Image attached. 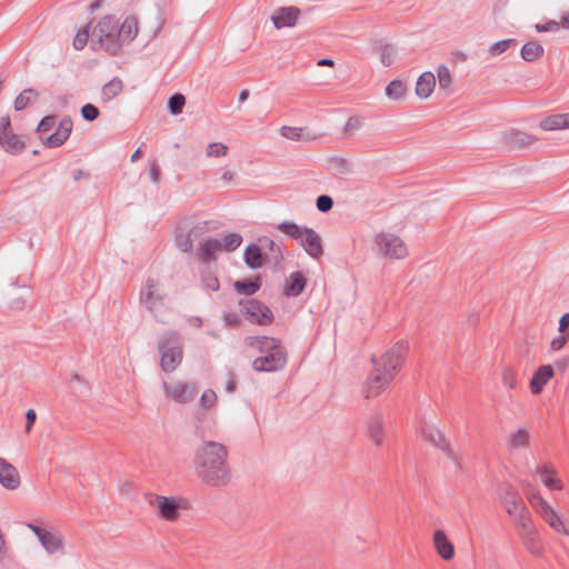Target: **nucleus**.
Segmentation results:
<instances>
[{
  "label": "nucleus",
  "instance_id": "1",
  "mask_svg": "<svg viewBox=\"0 0 569 569\" xmlns=\"http://www.w3.org/2000/svg\"><path fill=\"white\" fill-rule=\"evenodd\" d=\"M193 468L198 479L209 487H223L232 477L228 463V449L216 441H204L197 447Z\"/></svg>",
  "mask_w": 569,
  "mask_h": 569
},
{
  "label": "nucleus",
  "instance_id": "2",
  "mask_svg": "<svg viewBox=\"0 0 569 569\" xmlns=\"http://www.w3.org/2000/svg\"><path fill=\"white\" fill-rule=\"evenodd\" d=\"M408 350V342L400 340L379 359L375 357L371 359L373 369L362 386V393L366 399L378 397L390 386L396 373L400 370Z\"/></svg>",
  "mask_w": 569,
  "mask_h": 569
},
{
  "label": "nucleus",
  "instance_id": "3",
  "mask_svg": "<svg viewBox=\"0 0 569 569\" xmlns=\"http://www.w3.org/2000/svg\"><path fill=\"white\" fill-rule=\"evenodd\" d=\"M244 345L261 353L252 362L254 371L274 372L286 367L287 352L280 340L266 336H249L244 338Z\"/></svg>",
  "mask_w": 569,
  "mask_h": 569
},
{
  "label": "nucleus",
  "instance_id": "4",
  "mask_svg": "<svg viewBox=\"0 0 569 569\" xmlns=\"http://www.w3.org/2000/svg\"><path fill=\"white\" fill-rule=\"evenodd\" d=\"M90 46L102 49L112 56L120 53L118 21L111 16L102 17L92 28Z\"/></svg>",
  "mask_w": 569,
  "mask_h": 569
},
{
  "label": "nucleus",
  "instance_id": "5",
  "mask_svg": "<svg viewBox=\"0 0 569 569\" xmlns=\"http://www.w3.org/2000/svg\"><path fill=\"white\" fill-rule=\"evenodd\" d=\"M158 350L161 355V369L164 372H172L182 361V347L179 333L167 331L161 335L158 340Z\"/></svg>",
  "mask_w": 569,
  "mask_h": 569
},
{
  "label": "nucleus",
  "instance_id": "6",
  "mask_svg": "<svg viewBox=\"0 0 569 569\" xmlns=\"http://www.w3.org/2000/svg\"><path fill=\"white\" fill-rule=\"evenodd\" d=\"M140 303L159 322H164L162 311L166 309V292L159 280L148 278L140 290Z\"/></svg>",
  "mask_w": 569,
  "mask_h": 569
},
{
  "label": "nucleus",
  "instance_id": "7",
  "mask_svg": "<svg viewBox=\"0 0 569 569\" xmlns=\"http://www.w3.org/2000/svg\"><path fill=\"white\" fill-rule=\"evenodd\" d=\"M372 250L378 256L399 260L408 256V248L406 242L392 232L381 231L373 237Z\"/></svg>",
  "mask_w": 569,
  "mask_h": 569
},
{
  "label": "nucleus",
  "instance_id": "8",
  "mask_svg": "<svg viewBox=\"0 0 569 569\" xmlns=\"http://www.w3.org/2000/svg\"><path fill=\"white\" fill-rule=\"evenodd\" d=\"M27 527L34 533L49 556L66 553V542L61 532L49 530L34 523H27Z\"/></svg>",
  "mask_w": 569,
  "mask_h": 569
},
{
  "label": "nucleus",
  "instance_id": "9",
  "mask_svg": "<svg viewBox=\"0 0 569 569\" xmlns=\"http://www.w3.org/2000/svg\"><path fill=\"white\" fill-rule=\"evenodd\" d=\"M240 305L242 306V312L250 322L266 326L273 321V313L264 303L251 299L246 302L241 300Z\"/></svg>",
  "mask_w": 569,
  "mask_h": 569
},
{
  "label": "nucleus",
  "instance_id": "10",
  "mask_svg": "<svg viewBox=\"0 0 569 569\" xmlns=\"http://www.w3.org/2000/svg\"><path fill=\"white\" fill-rule=\"evenodd\" d=\"M148 502L156 508L158 516L166 521H177L180 515V505L174 498L160 495H150Z\"/></svg>",
  "mask_w": 569,
  "mask_h": 569
},
{
  "label": "nucleus",
  "instance_id": "11",
  "mask_svg": "<svg viewBox=\"0 0 569 569\" xmlns=\"http://www.w3.org/2000/svg\"><path fill=\"white\" fill-rule=\"evenodd\" d=\"M0 146L12 154L22 152L26 147L20 136L13 133L9 116L0 118Z\"/></svg>",
  "mask_w": 569,
  "mask_h": 569
},
{
  "label": "nucleus",
  "instance_id": "12",
  "mask_svg": "<svg viewBox=\"0 0 569 569\" xmlns=\"http://www.w3.org/2000/svg\"><path fill=\"white\" fill-rule=\"evenodd\" d=\"M537 140L535 136L518 129H509L500 133L501 143L509 149H526Z\"/></svg>",
  "mask_w": 569,
  "mask_h": 569
},
{
  "label": "nucleus",
  "instance_id": "13",
  "mask_svg": "<svg viewBox=\"0 0 569 569\" xmlns=\"http://www.w3.org/2000/svg\"><path fill=\"white\" fill-rule=\"evenodd\" d=\"M499 497L510 517L515 513H519V511H522L523 508L527 507L519 493L510 485L500 487Z\"/></svg>",
  "mask_w": 569,
  "mask_h": 569
},
{
  "label": "nucleus",
  "instance_id": "14",
  "mask_svg": "<svg viewBox=\"0 0 569 569\" xmlns=\"http://www.w3.org/2000/svg\"><path fill=\"white\" fill-rule=\"evenodd\" d=\"M164 390L177 402H189L197 393L196 385L191 382H178L173 386L164 383Z\"/></svg>",
  "mask_w": 569,
  "mask_h": 569
},
{
  "label": "nucleus",
  "instance_id": "15",
  "mask_svg": "<svg viewBox=\"0 0 569 569\" xmlns=\"http://www.w3.org/2000/svg\"><path fill=\"white\" fill-rule=\"evenodd\" d=\"M207 222L198 223L192 229H184L182 227L176 230V244L183 252H191L193 248L194 238L198 237L199 232L204 229Z\"/></svg>",
  "mask_w": 569,
  "mask_h": 569
},
{
  "label": "nucleus",
  "instance_id": "16",
  "mask_svg": "<svg viewBox=\"0 0 569 569\" xmlns=\"http://www.w3.org/2000/svg\"><path fill=\"white\" fill-rule=\"evenodd\" d=\"M300 14V10L296 7H283L277 10V12L271 17L272 23L274 28L281 29L284 27H293L296 26L298 18Z\"/></svg>",
  "mask_w": 569,
  "mask_h": 569
},
{
  "label": "nucleus",
  "instance_id": "17",
  "mask_svg": "<svg viewBox=\"0 0 569 569\" xmlns=\"http://www.w3.org/2000/svg\"><path fill=\"white\" fill-rule=\"evenodd\" d=\"M0 483L10 490L20 486V476L17 468L0 457Z\"/></svg>",
  "mask_w": 569,
  "mask_h": 569
},
{
  "label": "nucleus",
  "instance_id": "18",
  "mask_svg": "<svg viewBox=\"0 0 569 569\" xmlns=\"http://www.w3.org/2000/svg\"><path fill=\"white\" fill-rule=\"evenodd\" d=\"M367 437L376 445L381 446L385 439V418L376 412L367 422Z\"/></svg>",
  "mask_w": 569,
  "mask_h": 569
},
{
  "label": "nucleus",
  "instance_id": "19",
  "mask_svg": "<svg viewBox=\"0 0 569 569\" xmlns=\"http://www.w3.org/2000/svg\"><path fill=\"white\" fill-rule=\"evenodd\" d=\"M433 547L437 553L446 561L455 557V547L443 530H436L432 537Z\"/></svg>",
  "mask_w": 569,
  "mask_h": 569
},
{
  "label": "nucleus",
  "instance_id": "20",
  "mask_svg": "<svg viewBox=\"0 0 569 569\" xmlns=\"http://www.w3.org/2000/svg\"><path fill=\"white\" fill-rule=\"evenodd\" d=\"M536 473L540 478L541 482L550 490H561L563 485L560 479L557 478V469L551 463H545L536 469Z\"/></svg>",
  "mask_w": 569,
  "mask_h": 569
},
{
  "label": "nucleus",
  "instance_id": "21",
  "mask_svg": "<svg viewBox=\"0 0 569 569\" xmlns=\"http://www.w3.org/2000/svg\"><path fill=\"white\" fill-rule=\"evenodd\" d=\"M138 34V22L133 17L124 19L122 24L118 26V41L120 44V52L123 46L129 44Z\"/></svg>",
  "mask_w": 569,
  "mask_h": 569
},
{
  "label": "nucleus",
  "instance_id": "22",
  "mask_svg": "<svg viewBox=\"0 0 569 569\" xmlns=\"http://www.w3.org/2000/svg\"><path fill=\"white\" fill-rule=\"evenodd\" d=\"M301 244L309 256L318 258L322 254V244L319 234L313 230L307 228L300 238Z\"/></svg>",
  "mask_w": 569,
  "mask_h": 569
},
{
  "label": "nucleus",
  "instance_id": "23",
  "mask_svg": "<svg viewBox=\"0 0 569 569\" xmlns=\"http://www.w3.org/2000/svg\"><path fill=\"white\" fill-rule=\"evenodd\" d=\"M219 252H222V241L219 238H209L200 243L197 254L202 261H212Z\"/></svg>",
  "mask_w": 569,
  "mask_h": 569
},
{
  "label": "nucleus",
  "instance_id": "24",
  "mask_svg": "<svg viewBox=\"0 0 569 569\" xmlns=\"http://www.w3.org/2000/svg\"><path fill=\"white\" fill-rule=\"evenodd\" d=\"M422 435L427 441L433 447L438 448L442 452L450 447L448 439L445 433L436 426L425 425L422 428Z\"/></svg>",
  "mask_w": 569,
  "mask_h": 569
},
{
  "label": "nucleus",
  "instance_id": "25",
  "mask_svg": "<svg viewBox=\"0 0 569 569\" xmlns=\"http://www.w3.org/2000/svg\"><path fill=\"white\" fill-rule=\"evenodd\" d=\"M553 377V369L549 365L538 368L530 380V389L532 393L538 395L542 391L547 382Z\"/></svg>",
  "mask_w": 569,
  "mask_h": 569
},
{
  "label": "nucleus",
  "instance_id": "26",
  "mask_svg": "<svg viewBox=\"0 0 569 569\" xmlns=\"http://www.w3.org/2000/svg\"><path fill=\"white\" fill-rule=\"evenodd\" d=\"M436 87V76L426 71L420 74L416 83V94L420 99H427L431 96Z\"/></svg>",
  "mask_w": 569,
  "mask_h": 569
},
{
  "label": "nucleus",
  "instance_id": "27",
  "mask_svg": "<svg viewBox=\"0 0 569 569\" xmlns=\"http://www.w3.org/2000/svg\"><path fill=\"white\" fill-rule=\"evenodd\" d=\"M280 134L291 141H310L316 138L307 128L282 126Z\"/></svg>",
  "mask_w": 569,
  "mask_h": 569
},
{
  "label": "nucleus",
  "instance_id": "28",
  "mask_svg": "<svg viewBox=\"0 0 569 569\" xmlns=\"http://www.w3.org/2000/svg\"><path fill=\"white\" fill-rule=\"evenodd\" d=\"M307 279L300 271L291 273L289 282L284 287V295L287 297H297L306 288Z\"/></svg>",
  "mask_w": 569,
  "mask_h": 569
},
{
  "label": "nucleus",
  "instance_id": "29",
  "mask_svg": "<svg viewBox=\"0 0 569 569\" xmlns=\"http://www.w3.org/2000/svg\"><path fill=\"white\" fill-rule=\"evenodd\" d=\"M244 262L251 269H258L263 263V253L260 246L250 244L244 250Z\"/></svg>",
  "mask_w": 569,
  "mask_h": 569
},
{
  "label": "nucleus",
  "instance_id": "30",
  "mask_svg": "<svg viewBox=\"0 0 569 569\" xmlns=\"http://www.w3.org/2000/svg\"><path fill=\"white\" fill-rule=\"evenodd\" d=\"M375 50L378 52L380 61L385 67H389L395 62L396 49L393 46L383 41H376Z\"/></svg>",
  "mask_w": 569,
  "mask_h": 569
},
{
  "label": "nucleus",
  "instance_id": "31",
  "mask_svg": "<svg viewBox=\"0 0 569 569\" xmlns=\"http://www.w3.org/2000/svg\"><path fill=\"white\" fill-rule=\"evenodd\" d=\"M123 89L122 81L118 78L110 80L101 89V99L104 102L111 101L119 96Z\"/></svg>",
  "mask_w": 569,
  "mask_h": 569
},
{
  "label": "nucleus",
  "instance_id": "32",
  "mask_svg": "<svg viewBox=\"0 0 569 569\" xmlns=\"http://www.w3.org/2000/svg\"><path fill=\"white\" fill-rule=\"evenodd\" d=\"M543 47L537 41H529L521 48V58L532 62L543 54Z\"/></svg>",
  "mask_w": 569,
  "mask_h": 569
},
{
  "label": "nucleus",
  "instance_id": "33",
  "mask_svg": "<svg viewBox=\"0 0 569 569\" xmlns=\"http://www.w3.org/2000/svg\"><path fill=\"white\" fill-rule=\"evenodd\" d=\"M516 526L519 528V532H528L535 530V526L532 523L531 515L529 509L526 507L519 513H515L511 516Z\"/></svg>",
  "mask_w": 569,
  "mask_h": 569
},
{
  "label": "nucleus",
  "instance_id": "34",
  "mask_svg": "<svg viewBox=\"0 0 569 569\" xmlns=\"http://www.w3.org/2000/svg\"><path fill=\"white\" fill-rule=\"evenodd\" d=\"M407 88L401 80H392L386 88V96L395 101H401L406 98Z\"/></svg>",
  "mask_w": 569,
  "mask_h": 569
},
{
  "label": "nucleus",
  "instance_id": "35",
  "mask_svg": "<svg viewBox=\"0 0 569 569\" xmlns=\"http://www.w3.org/2000/svg\"><path fill=\"white\" fill-rule=\"evenodd\" d=\"M520 535V538L525 545V547L527 548V550L529 552H531L532 555H539L540 553V547L538 545V541H539V535H538V531L535 529V530H531V531H528V532H519Z\"/></svg>",
  "mask_w": 569,
  "mask_h": 569
},
{
  "label": "nucleus",
  "instance_id": "36",
  "mask_svg": "<svg viewBox=\"0 0 569 569\" xmlns=\"http://www.w3.org/2000/svg\"><path fill=\"white\" fill-rule=\"evenodd\" d=\"M39 93L32 89H24L14 100L13 107L17 111L23 110L30 103L34 102Z\"/></svg>",
  "mask_w": 569,
  "mask_h": 569
},
{
  "label": "nucleus",
  "instance_id": "37",
  "mask_svg": "<svg viewBox=\"0 0 569 569\" xmlns=\"http://www.w3.org/2000/svg\"><path fill=\"white\" fill-rule=\"evenodd\" d=\"M530 433L527 429H519L509 436V446L512 449L527 448L529 446Z\"/></svg>",
  "mask_w": 569,
  "mask_h": 569
},
{
  "label": "nucleus",
  "instance_id": "38",
  "mask_svg": "<svg viewBox=\"0 0 569 569\" xmlns=\"http://www.w3.org/2000/svg\"><path fill=\"white\" fill-rule=\"evenodd\" d=\"M261 287V281L259 278H254L253 280L248 281H236L234 289L238 293L244 296H251L256 293Z\"/></svg>",
  "mask_w": 569,
  "mask_h": 569
},
{
  "label": "nucleus",
  "instance_id": "39",
  "mask_svg": "<svg viewBox=\"0 0 569 569\" xmlns=\"http://www.w3.org/2000/svg\"><path fill=\"white\" fill-rule=\"evenodd\" d=\"M539 127L542 130H561V129H566L565 120H563V114L562 113H558V114L549 116V117L545 118L540 122Z\"/></svg>",
  "mask_w": 569,
  "mask_h": 569
},
{
  "label": "nucleus",
  "instance_id": "40",
  "mask_svg": "<svg viewBox=\"0 0 569 569\" xmlns=\"http://www.w3.org/2000/svg\"><path fill=\"white\" fill-rule=\"evenodd\" d=\"M278 229L286 233L287 236L293 238V239H297V240H300L301 236L303 234L305 230L307 228H301L299 227L298 224H296L295 222H291V221H282L279 226H278Z\"/></svg>",
  "mask_w": 569,
  "mask_h": 569
},
{
  "label": "nucleus",
  "instance_id": "41",
  "mask_svg": "<svg viewBox=\"0 0 569 569\" xmlns=\"http://www.w3.org/2000/svg\"><path fill=\"white\" fill-rule=\"evenodd\" d=\"M222 251L231 252L240 247L242 237L239 233L230 232L223 236L222 239Z\"/></svg>",
  "mask_w": 569,
  "mask_h": 569
},
{
  "label": "nucleus",
  "instance_id": "42",
  "mask_svg": "<svg viewBox=\"0 0 569 569\" xmlns=\"http://www.w3.org/2000/svg\"><path fill=\"white\" fill-rule=\"evenodd\" d=\"M556 532L562 533L565 536H569V530L565 527L561 518L558 516V513L552 511L550 515H548L543 519Z\"/></svg>",
  "mask_w": 569,
  "mask_h": 569
},
{
  "label": "nucleus",
  "instance_id": "43",
  "mask_svg": "<svg viewBox=\"0 0 569 569\" xmlns=\"http://www.w3.org/2000/svg\"><path fill=\"white\" fill-rule=\"evenodd\" d=\"M228 146L222 142H211L207 146L206 156L208 158L226 157L228 153Z\"/></svg>",
  "mask_w": 569,
  "mask_h": 569
},
{
  "label": "nucleus",
  "instance_id": "44",
  "mask_svg": "<svg viewBox=\"0 0 569 569\" xmlns=\"http://www.w3.org/2000/svg\"><path fill=\"white\" fill-rule=\"evenodd\" d=\"M186 103L184 96L181 93H174L169 98L168 109L171 114H179L182 112L183 106Z\"/></svg>",
  "mask_w": 569,
  "mask_h": 569
},
{
  "label": "nucleus",
  "instance_id": "45",
  "mask_svg": "<svg viewBox=\"0 0 569 569\" xmlns=\"http://www.w3.org/2000/svg\"><path fill=\"white\" fill-rule=\"evenodd\" d=\"M437 77H438V82H439V88L440 89H448L451 84V73H450V70L447 66L445 64H440L438 68H437Z\"/></svg>",
  "mask_w": 569,
  "mask_h": 569
},
{
  "label": "nucleus",
  "instance_id": "46",
  "mask_svg": "<svg viewBox=\"0 0 569 569\" xmlns=\"http://www.w3.org/2000/svg\"><path fill=\"white\" fill-rule=\"evenodd\" d=\"M517 43L516 39H505L495 42L490 48L489 52L492 56H499L507 51L511 46H515Z\"/></svg>",
  "mask_w": 569,
  "mask_h": 569
},
{
  "label": "nucleus",
  "instance_id": "47",
  "mask_svg": "<svg viewBox=\"0 0 569 569\" xmlns=\"http://www.w3.org/2000/svg\"><path fill=\"white\" fill-rule=\"evenodd\" d=\"M89 27H90V23H88L86 27L80 29L78 31V33L76 34V37L73 39V48L76 50H82L86 47V44L89 40Z\"/></svg>",
  "mask_w": 569,
  "mask_h": 569
},
{
  "label": "nucleus",
  "instance_id": "48",
  "mask_svg": "<svg viewBox=\"0 0 569 569\" xmlns=\"http://www.w3.org/2000/svg\"><path fill=\"white\" fill-rule=\"evenodd\" d=\"M501 376H502V382H503L505 387H507L509 389H515L517 387V375L512 368H510V367L503 368Z\"/></svg>",
  "mask_w": 569,
  "mask_h": 569
},
{
  "label": "nucleus",
  "instance_id": "49",
  "mask_svg": "<svg viewBox=\"0 0 569 569\" xmlns=\"http://www.w3.org/2000/svg\"><path fill=\"white\" fill-rule=\"evenodd\" d=\"M201 279H202L203 286L207 289H209L211 291H217L219 289V280L211 271H204L202 273Z\"/></svg>",
  "mask_w": 569,
  "mask_h": 569
},
{
  "label": "nucleus",
  "instance_id": "50",
  "mask_svg": "<svg viewBox=\"0 0 569 569\" xmlns=\"http://www.w3.org/2000/svg\"><path fill=\"white\" fill-rule=\"evenodd\" d=\"M443 453L453 463V466L456 467L457 471L463 470L465 465H463L462 458H461V456L457 451H455L451 447H448L443 451Z\"/></svg>",
  "mask_w": 569,
  "mask_h": 569
},
{
  "label": "nucleus",
  "instance_id": "51",
  "mask_svg": "<svg viewBox=\"0 0 569 569\" xmlns=\"http://www.w3.org/2000/svg\"><path fill=\"white\" fill-rule=\"evenodd\" d=\"M317 209L321 212H328L333 207V200L328 194H321L316 201Z\"/></svg>",
  "mask_w": 569,
  "mask_h": 569
},
{
  "label": "nucleus",
  "instance_id": "52",
  "mask_svg": "<svg viewBox=\"0 0 569 569\" xmlns=\"http://www.w3.org/2000/svg\"><path fill=\"white\" fill-rule=\"evenodd\" d=\"M81 114L84 120L93 121L99 117V109L92 103H87L81 108Z\"/></svg>",
  "mask_w": 569,
  "mask_h": 569
},
{
  "label": "nucleus",
  "instance_id": "53",
  "mask_svg": "<svg viewBox=\"0 0 569 569\" xmlns=\"http://www.w3.org/2000/svg\"><path fill=\"white\" fill-rule=\"evenodd\" d=\"M67 140L63 138V136L59 131H54L52 134H50L47 140L44 141V146L48 148H58L62 146Z\"/></svg>",
  "mask_w": 569,
  "mask_h": 569
},
{
  "label": "nucleus",
  "instance_id": "54",
  "mask_svg": "<svg viewBox=\"0 0 569 569\" xmlns=\"http://www.w3.org/2000/svg\"><path fill=\"white\" fill-rule=\"evenodd\" d=\"M72 120L69 117H66L59 122V126L56 130L59 131L67 140L72 131Z\"/></svg>",
  "mask_w": 569,
  "mask_h": 569
},
{
  "label": "nucleus",
  "instance_id": "55",
  "mask_svg": "<svg viewBox=\"0 0 569 569\" xmlns=\"http://www.w3.org/2000/svg\"><path fill=\"white\" fill-rule=\"evenodd\" d=\"M560 22L551 20L546 23H538L535 28L538 32H557L560 30Z\"/></svg>",
  "mask_w": 569,
  "mask_h": 569
},
{
  "label": "nucleus",
  "instance_id": "56",
  "mask_svg": "<svg viewBox=\"0 0 569 569\" xmlns=\"http://www.w3.org/2000/svg\"><path fill=\"white\" fill-rule=\"evenodd\" d=\"M200 401L204 408H211L217 401L216 392L211 389L206 390L202 393Z\"/></svg>",
  "mask_w": 569,
  "mask_h": 569
},
{
  "label": "nucleus",
  "instance_id": "57",
  "mask_svg": "<svg viewBox=\"0 0 569 569\" xmlns=\"http://www.w3.org/2000/svg\"><path fill=\"white\" fill-rule=\"evenodd\" d=\"M56 120H57L56 116H47V117L42 118V120L38 124L37 131L38 132H47V131L51 130L53 128V126L56 124Z\"/></svg>",
  "mask_w": 569,
  "mask_h": 569
},
{
  "label": "nucleus",
  "instance_id": "58",
  "mask_svg": "<svg viewBox=\"0 0 569 569\" xmlns=\"http://www.w3.org/2000/svg\"><path fill=\"white\" fill-rule=\"evenodd\" d=\"M569 340V332L563 333L561 336L555 337L550 342V349L553 351H558L563 348V346Z\"/></svg>",
  "mask_w": 569,
  "mask_h": 569
},
{
  "label": "nucleus",
  "instance_id": "59",
  "mask_svg": "<svg viewBox=\"0 0 569 569\" xmlns=\"http://www.w3.org/2000/svg\"><path fill=\"white\" fill-rule=\"evenodd\" d=\"M264 246H268L269 250L272 252V258L278 261L279 259H281V250L280 248L277 246V243L273 241V240H270V239H264L262 240V247L264 248Z\"/></svg>",
  "mask_w": 569,
  "mask_h": 569
},
{
  "label": "nucleus",
  "instance_id": "60",
  "mask_svg": "<svg viewBox=\"0 0 569 569\" xmlns=\"http://www.w3.org/2000/svg\"><path fill=\"white\" fill-rule=\"evenodd\" d=\"M536 511L540 515L542 519H545L548 515H550L555 509L548 503L547 500L539 501L538 507L535 508Z\"/></svg>",
  "mask_w": 569,
  "mask_h": 569
},
{
  "label": "nucleus",
  "instance_id": "61",
  "mask_svg": "<svg viewBox=\"0 0 569 569\" xmlns=\"http://www.w3.org/2000/svg\"><path fill=\"white\" fill-rule=\"evenodd\" d=\"M24 303H26L24 297L23 296H19V297H13L9 301L8 307L11 310H21L24 307Z\"/></svg>",
  "mask_w": 569,
  "mask_h": 569
},
{
  "label": "nucleus",
  "instance_id": "62",
  "mask_svg": "<svg viewBox=\"0 0 569 569\" xmlns=\"http://www.w3.org/2000/svg\"><path fill=\"white\" fill-rule=\"evenodd\" d=\"M36 419H37V413L33 409H29L27 410L26 412V420H27V423H26V432L29 433L32 429V426L34 425L36 422Z\"/></svg>",
  "mask_w": 569,
  "mask_h": 569
},
{
  "label": "nucleus",
  "instance_id": "63",
  "mask_svg": "<svg viewBox=\"0 0 569 569\" xmlns=\"http://www.w3.org/2000/svg\"><path fill=\"white\" fill-rule=\"evenodd\" d=\"M150 179L153 183H158L160 181V169L156 161L150 163Z\"/></svg>",
  "mask_w": 569,
  "mask_h": 569
},
{
  "label": "nucleus",
  "instance_id": "64",
  "mask_svg": "<svg viewBox=\"0 0 569 569\" xmlns=\"http://www.w3.org/2000/svg\"><path fill=\"white\" fill-rule=\"evenodd\" d=\"M333 163L336 166V168L339 170V172L341 173H346V172H349L350 171V163L345 160V159H333Z\"/></svg>",
  "mask_w": 569,
  "mask_h": 569
}]
</instances>
